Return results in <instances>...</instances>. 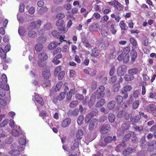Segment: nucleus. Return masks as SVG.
Instances as JSON below:
<instances>
[{"instance_id":"nucleus-30","label":"nucleus","mask_w":156,"mask_h":156,"mask_svg":"<svg viewBox=\"0 0 156 156\" xmlns=\"http://www.w3.org/2000/svg\"><path fill=\"white\" fill-rule=\"evenodd\" d=\"M123 97L120 95H118L116 97L115 101L118 104H121L123 101Z\"/></svg>"},{"instance_id":"nucleus-57","label":"nucleus","mask_w":156,"mask_h":156,"mask_svg":"<svg viewBox=\"0 0 156 156\" xmlns=\"http://www.w3.org/2000/svg\"><path fill=\"white\" fill-rule=\"evenodd\" d=\"M44 28L46 30H48L52 28V26L50 23H47L44 25Z\"/></svg>"},{"instance_id":"nucleus-45","label":"nucleus","mask_w":156,"mask_h":156,"mask_svg":"<svg viewBox=\"0 0 156 156\" xmlns=\"http://www.w3.org/2000/svg\"><path fill=\"white\" fill-rule=\"evenodd\" d=\"M18 33L21 36H24V28L23 27H21L19 28L18 30Z\"/></svg>"},{"instance_id":"nucleus-32","label":"nucleus","mask_w":156,"mask_h":156,"mask_svg":"<svg viewBox=\"0 0 156 156\" xmlns=\"http://www.w3.org/2000/svg\"><path fill=\"white\" fill-rule=\"evenodd\" d=\"M46 39V37L44 36H40L37 38V40L38 41V42L43 43H44L45 42Z\"/></svg>"},{"instance_id":"nucleus-31","label":"nucleus","mask_w":156,"mask_h":156,"mask_svg":"<svg viewBox=\"0 0 156 156\" xmlns=\"http://www.w3.org/2000/svg\"><path fill=\"white\" fill-rule=\"evenodd\" d=\"M50 82V80H46L42 84V86L44 87H51V85Z\"/></svg>"},{"instance_id":"nucleus-29","label":"nucleus","mask_w":156,"mask_h":156,"mask_svg":"<svg viewBox=\"0 0 156 156\" xmlns=\"http://www.w3.org/2000/svg\"><path fill=\"white\" fill-rule=\"evenodd\" d=\"M84 119V116L83 115H81L77 119V122L78 125H81L83 123Z\"/></svg>"},{"instance_id":"nucleus-22","label":"nucleus","mask_w":156,"mask_h":156,"mask_svg":"<svg viewBox=\"0 0 156 156\" xmlns=\"http://www.w3.org/2000/svg\"><path fill=\"white\" fill-rule=\"evenodd\" d=\"M43 45L42 44L38 43L35 46V50L37 52H39L42 50L43 48Z\"/></svg>"},{"instance_id":"nucleus-36","label":"nucleus","mask_w":156,"mask_h":156,"mask_svg":"<svg viewBox=\"0 0 156 156\" xmlns=\"http://www.w3.org/2000/svg\"><path fill=\"white\" fill-rule=\"evenodd\" d=\"M131 142L133 144H136L138 142V140L136 136L134 135L132 137Z\"/></svg>"},{"instance_id":"nucleus-20","label":"nucleus","mask_w":156,"mask_h":156,"mask_svg":"<svg viewBox=\"0 0 156 156\" xmlns=\"http://www.w3.org/2000/svg\"><path fill=\"white\" fill-rule=\"evenodd\" d=\"M99 49L97 48H95L92 49V53L91 55L94 57H97L99 55Z\"/></svg>"},{"instance_id":"nucleus-40","label":"nucleus","mask_w":156,"mask_h":156,"mask_svg":"<svg viewBox=\"0 0 156 156\" xmlns=\"http://www.w3.org/2000/svg\"><path fill=\"white\" fill-rule=\"evenodd\" d=\"M122 50L123 51L122 53H123L124 54H129L128 53L130 51V47L129 46L124 47L123 48Z\"/></svg>"},{"instance_id":"nucleus-18","label":"nucleus","mask_w":156,"mask_h":156,"mask_svg":"<svg viewBox=\"0 0 156 156\" xmlns=\"http://www.w3.org/2000/svg\"><path fill=\"white\" fill-rule=\"evenodd\" d=\"M83 131L81 129H79L76 133V137L79 140H81L83 137Z\"/></svg>"},{"instance_id":"nucleus-24","label":"nucleus","mask_w":156,"mask_h":156,"mask_svg":"<svg viewBox=\"0 0 156 156\" xmlns=\"http://www.w3.org/2000/svg\"><path fill=\"white\" fill-rule=\"evenodd\" d=\"M5 51L2 47H0V57L3 59H5L6 56V52Z\"/></svg>"},{"instance_id":"nucleus-54","label":"nucleus","mask_w":156,"mask_h":156,"mask_svg":"<svg viewBox=\"0 0 156 156\" xmlns=\"http://www.w3.org/2000/svg\"><path fill=\"white\" fill-rule=\"evenodd\" d=\"M58 29L59 31V32H60V33L62 34L66 32L67 30L65 28V26H64V27H61L60 28L58 27Z\"/></svg>"},{"instance_id":"nucleus-55","label":"nucleus","mask_w":156,"mask_h":156,"mask_svg":"<svg viewBox=\"0 0 156 156\" xmlns=\"http://www.w3.org/2000/svg\"><path fill=\"white\" fill-rule=\"evenodd\" d=\"M131 57H137V54L136 51L134 49H132L130 52Z\"/></svg>"},{"instance_id":"nucleus-47","label":"nucleus","mask_w":156,"mask_h":156,"mask_svg":"<svg viewBox=\"0 0 156 156\" xmlns=\"http://www.w3.org/2000/svg\"><path fill=\"white\" fill-rule=\"evenodd\" d=\"M76 98L79 100H82L84 98V97L83 95L80 94L79 93L75 95Z\"/></svg>"},{"instance_id":"nucleus-11","label":"nucleus","mask_w":156,"mask_h":156,"mask_svg":"<svg viewBox=\"0 0 156 156\" xmlns=\"http://www.w3.org/2000/svg\"><path fill=\"white\" fill-rule=\"evenodd\" d=\"M133 150V149L132 147H128L123 151L122 154L126 156L132 153Z\"/></svg>"},{"instance_id":"nucleus-38","label":"nucleus","mask_w":156,"mask_h":156,"mask_svg":"<svg viewBox=\"0 0 156 156\" xmlns=\"http://www.w3.org/2000/svg\"><path fill=\"white\" fill-rule=\"evenodd\" d=\"M65 16V14L62 13H58L56 16V17L58 20H62Z\"/></svg>"},{"instance_id":"nucleus-63","label":"nucleus","mask_w":156,"mask_h":156,"mask_svg":"<svg viewBox=\"0 0 156 156\" xmlns=\"http://www.w3.org/2000/svg\"><path fill=\"white\" fill-rule=\"evenodd\" d=\"M0 105L5 106L7 105V102L5 99L0 98Z\"/></svg>"},{"instance_id":"nucleus-53","label":"nucleus","mask_w":156,"mask_h":156,"mask_svg":"<svg viewBox=\"0 0 156 156\" xmlns=\"http://www.w3.org/2000/svg\"><path fill=\"white\" fill-rule=\"evenodd\" d=\"M13 140V139L12 137H9L5 140V143L7 144H10L12 143Z\"/></svg>"},{"instance_id":"nucleus-58","label":"nucleus","mask_w":156,"mask_h":156,"mask_svg":"<svg viewBox=\"0 0 156 156\" xmlns=\"http://www.w3.org/2000/svg\"><path fill=\"white\" fill-rule=\"evenodd\" d=\"M48 10V9L46 7L43 6L40 9L39 12L41 13H44L45 12H47Z\"/></svg>"},{"instance_id":"nucleus-21","label":"nucleus","mask_w":156,"mask_h":156,"mask_svg":"<svg viewBox=\"0 0 156 156\" xmlns=\"http://www.w3.org/2000/svg\"><path fill=\"white\" fill-rule=\"evenodd\" d=\"M138 71L139 70L138 69L135 68L129 69L128 72L129 74L133 76L134 75L137 73Z\"/></svg>"},{"instance_id":"nucleus-48","label":"nucleus","mask_w":156,"mask_h":156,"mask_svg":"<svg viewBox=\"0 0 156 156\" xmlns=\"http://www.w3.org/2000/svg\"><path fill=\"white\" fill-rule=\"evenodd\" d=\"M65 73L64 71H61L58 74V78L59 80H62L63 78Z\"/></svg>"},{"instance_id":"nucleus-62","label":"nucleus","mask_w":156,"mask_h":156,"mask_svg":"<svg viewBox=\"0 0 156 156\" xmlns=\"http://www.w3.org/2000/svg\"><path fill=\"white\" fill-rule=\"evenodd\" d=\"M98 25L97 23H93L91 25H90L89 27V30H92L95 28H97V25Z\"/></svg>"},{"instance_id":"nucleus-49","label":"nucleus","mask_w":156,"mask_h":156,"mask_svg":"<svg viewBox=\"0 0 156 156\" xmlns=\"http://www.w3.org/2000/svg\"><path fill=\"white\" fill-rule=\"evenodd\" d=\"M139 105V101L138 100L135 101L134 102L132 105L133 108L134 109H136L138 108V106Z\"/></svg>"},{"instance_id":"nucleus-51","label":"nucleus","mask_w":156,"mask_h":156,"mask_svg":"<svg viewBox=\"0 0 156 156\" xmlns=\"http://www.w3.org/2000/svg\"><path fill=\"white\" fill-rule=\"evenodd\" d=\"M12 135L15 137L19 136L20 133L17 129H13L12 131Z\"/></svg>"},{"instance_id":"nucleus-6","label":"nucleus","mask_w":156,"mask_h":156,"mask_svg":"<svg viewBox=\"0 0 156 156\" xmlns=\"http://www.w3.org/2000/svg\"><path fill=\"white\" fill-rule=\"evenodd\" d=\"M93 94L94 95L96 98L99 100L100 99H102L105 94V93H102L99 92L98 90L95 91Z\"/></svg>"},{"instance_id":"nucleus-34","label":"nucleus","mask_w":156,"mask_h":156,"mask_svg":"<svg viewBox=\"0 0 156 156\" xmlns=\"http://www.w3.org/2000/svg\"><path fill=\"white\" fill-rule=\"evenodd\" d=\"M66 96V93L65 92H61L58 96H57L58 100L60 101L63 100L65 98Z\"/></svg>"},{"instance_id":"nucleus-14","label":"nucleus","mask_w":156,"mask_h":156,"mask_svg":"<svg viewBox=\"0 0 156 156\" xmlns=\"http://www.w3.org/2000/svg\"><path fill=\"white\" fill-rule=\"evenodd\" d=\"M94 117V116L92 115L91 113L90 112L88 113L86 116L84 121L86 123H89L90 122V120L91 121V119Z\"/></svg>"},{"instance_id":"nucleus-2","label":"nucleus","mask_w":156,"mask_h":156,"mask_svg":"<svg viewBox=\"0 0 156 156\" xmlns=\"http://www.w3.org/2000/svg\"><path fill=\"white\" fill-rule=\"evenodd\" d=\"M127 66L125 65L120 66L117 70L118 75L120 76H124L127 72Z\"/></svg>"},{"instance_id":"nucleus-41","label":"nucleus","mask_w":156,"mask_h":156,"mask_svg":"<svg viewBox=\"0 0 156 156\" xmlns=\"http://www.w3.org/2000/svg\"><path fill=\"white\" fill-rule=\"evenodd\" d=\"M125 113V111L124 110H122L119 111L117 115V117L119 118H121L124 115Z\"/></svg>"},{"instance_id":"nucleus-15","label":"nucleus","mask_w":156,"mask_h":156,"mask_svg":"<svg viewBox=\"0 0 156 156\" xmlns=\"http://www.w3.org/2000/svg\"><path fill=\"white\" fill-rule=\"evenodd\" d=\"M141 118L140 115H137L134 117H131V121L134 122L136 123L138 122L140 120Z\"/></svg>"},{"instance_id":"nucleus-1","label":"nucleus","mask_w":156,"mask_h":156,"mask_svg":"<svg viewBox=\"0 0 156 156\" xmlns=\"http://www.w3.org/2000/svg\"><path fill=\"white\" fill-rule=\"evenodd\" d=\"M110 129L109 125L103 124L99 126V130L101 134H104L108 133L110 131Z\"/></svg>"},{"instance_id":"nucleus-5","label":"nucleus","mask_w":156,"mask_h":156,"mask_svg":"<svg viewBox=\"0 0 156 156\" xmlns=\"http://www.w3.org/2000/svg\"><path fill=\"white\" fill-rule=\"evenodd\" d=\"M116 140V137L115 136H108L105 138L104 141L106 143H109L112 142H115Z\"/></svg>"},{"instance_id":"nucleus-25","label":"nucleus","mask_w":156,"mask_h":156,"mask_svg":"<svg viewBox=\"0 0 156 156\" xmlns=\"http://www.w3.org/2000/svg\"><path fill=\"white\" fill-rule=\"evenodd\" d=\"M115 102L113 100H112L108 103L107 107L109 110H112L113 109L115 105Z\"/></svg>"},{"instance_id":"nucleus-26","label":"nucleus","mask_w":156,"mask_h":156,"mask_svg":"<svg viewBox=\"0 0 156 156\" xmlns=\"http://www.w3.org/2000/svg\"><path fill=\"white\" fill-rule=\"evenodd\" d=\"M124 78L126 81H129L132 80L134 78V76L130 74H126L124 76Z\"/></svg>"},{"instance_id":"nucleus-9","label":"nucleus","mask_w":156,"mask_h":156,"mask_svg":"<svg viewBox=\"0 0 156 156\" xmlns=\"http://www.w3.org/2000/svg\"><path fill=\"white\" fill-rule=\"evenodd\" d=\"M50 71L49 69H46L45 70L42 72V75L43 77L46 79H49L51 76L50 73Z\"/></svg>"},{"instance_id":"nucleus-19","label":"nucleus","mask_w":156,"mask_h":156,"mask_svg":"<svg viewBox=\"0 0 156 156\" xmlns=\"http://www.w3.org/2000/svg\"><path fill=\"white\" fill-rule=\"evenodd\" d=\"M56 25L59 28L64 27L65 24L63 20H58L56 23Z\"/></svg>"},{"instance_id":"nucleus-39","label":"nucleus","mask_w":156,"mask_h":156,"mask_svg":"<svg viewBox=\"0 0 156 156\" xmlns=\"http://www.w3.org/2000/svg\"><path fill=\"white\" fill-rule=\"evenodd\" d=\"M10 154L12 155H18L20 153V151L18 150H12L10 151Z\"/></svg>"},{"instance_id":"nucleus-28","label":"nucleus","mask_w":156,"mask_h":156,"mask_svg":"<svg viewBox=\"0 0 156 156\" xmlns=\"http://www.w3.org/2000/svg\"><path fill=\"white\" fill-rule=\"evenodd\" d=\"M124 21L122 20L119 23V26L121 30H126L128 29V27L126 24L123 23Z\"/></svg>"},{"instance_id":"nucleus-3","label":"nucleus","mask_w":156,"mask_h":156,"mask_svg":"<svg viewBox=\"0 0 156 156\" xmlns=\"http://www.w3.org/2000/svg\"><path fill=\"white\" fill-rule=\"evenodd\" d=\"M132 89V87L130 85H126L123 87L121 93L122 95H124L123 97L124 99H126L128 97L127 92L130 91Z\"/></svg>"},{"instance_id":"nucleus-23","label":"nucleus","mask_w":156,"mask_h":156,"mask_svg":"<svg viewBox=\"0 0 156 156\" xmlns=\"http://www.w3.org/2000/svg\"><path fill=\"white\" fill-rule=\"evenodd\" d=\"M115 119V115L112 113H109L108 115V119L109 121L111 123H113Z\"/></svg>"},{"instance_id":"nucleus-44","label":"nucleus","mask_w":156,"mask_h":156,"mask_svg":"<svg viewBox=\"0 0 156 156\" xmlns=\"http://www.w3.org/2000/svg\"><path fill=\"white\" fill-rule=\"evenodd\" d=\"M129 41L131 44L134 46H136L137 45V42L136 41L133 37H131L129 38Z\"/></svg>"},{"instance_id":"nucleus-56","label":"nucleus","mask_w":156,"mask_h":156,"mask_svg":"<svg viewBox=\"0 0 156 156\" xmlns=\"http://www.w3.org/2000/svg\"><path fill=\"white\" fill-rule=\"evenodd\" d=\"M6 94L5 90L3 88H0V96L3 97L5 96Z\"/></svg>"},{"instance_id":"nucleus-10","label":"nucleus","mask_w":156,"mask_h":156,"mask_svg":"<svg viewBox=\"0 0 156 156\" xmlns=\"http://www.w3.org/2000/svg\"><path fill=\"white\" fill-rule=\"evenodd\" d=\"M39 60H45L48 58L47 54L44 52L40 53L38 55Z\"/></svg>"},{"instance_id":"nucleus-42","label":"nucleus","mask_w":156,"mask_h":156,"mask_svg":"<svg viewBox=\"0 0 156 156\" xmlns=\"http://www.w3.org/2000/svg\"><path fill=\"white\" fill-rule=\"evenodd\" d=\"M131 136V135L130 133H128L126 134L123 137L122 140H125L126 141H127L130 139Z\"/></svg>"},{"instance_id":"nucleus-59","label":"nucleus","mask_w":156,"mask_h":156,"mask_svg":"<svg viewBox=\"0 0 156 156\" xmlns=\"http://www.w3.org/2000/svg\"><path fill=\"white\" fill-rule=\"evenodd\" d=\"M107 119V117L105 115L101 116L99 119V122H103Z\"/></svg>"},{"instance_id":"nucleus-27","label":"nucleus","mask_w":156,"mask_h":156,"mask_svg":"<svg viewBox=\"0 0 156 156\" xmlns=\"http://www.w3.org/2000/svg\"><path fill=\"white\" fill-rule=\"evenodd\" d=\"M58 44V43L56 41L51 42L48 45V48L50 50L53 49L57 46Z\"/></svg>"},{"instance_id":"nucleus-43","label":"nucleus","mask_w":156,"mask_h":156,"mask_svg":"<svg viewBox=\"0 0 156 156\" xmlns=\"http://www.w3.org/2000/svg\"><path fill=\"white\" fill-rule=\"evenodd\" d=\"M129 54H126L123 57V61L125 63H127L129 60Z\"/></svg>"},{"instance_id":"nucleus-37","label":"nucleus","mask_w":156,"mask_h":156,"mask_svg":"<svg viewBox=\"0 0 156 156\" xmlns=\"http://www.w3.org/2000/svg\"><path fill=\"white\" fill-rule=\"evenodd\" d=\"M51 34L53 37L56 38H58L60 36L59 33L56 30H53L51 32Z\"/></svg>"},{"instance_id":"nucleus-60","label":"nucleus","mask_w":156,"mask_h":156,"mask_svg":"<svg viewBox=\"0 0 156 156\" xmlns=\"http://www.w3.org/2000/svg\"><path fill=\"white\" fill-rule=\"evenodd\" d=\"M9 120L8 119L5 120L1 124H0V126L1 127H5L8 123Z\"/></svg>"},{"instance_id":"nucleus-35","label":"nucleus","mask_w":156,"mask_h":156,"mask_svg":"<svg viewBox=\"0 0 156 156\" xmlns=\"http://www.w3.org/2000/svg\"><path fill=\"white\" fill-rule=\"evenodd\" d=\"M62 83L61 82H58L57 84L56 85L55 88V91L56 92H57L60 89L61 87L62 86Z\"/></svg>"},{"instance_id":"nucleus-46","label":"nucleus","mask_w":156,"mask_h":156,"mask_svg":"<svg viewBox=\"0 0 156 156\" xmlns=\"http://www.w3.org/2000/svg\"><path fill=\"white\" fill-rule=\"evenodd\" d=\"M78 103V101L77 100L73 101L70 103L69 106L71 108H74L77 105Z\"/></svg>"},{"instance_id":"nucleus-33","label":"nucleus","mask_w":156,"mask_h":156,"mask_svg":"<svg viewBox=\"0 0 156 156\" xmlns=\"http://www.w3.org/2000/svg\"><path fill=\"white\" fill-rule=\"evenodd\" d=\"M44 60H39L37 61V65L40 67H43L46 65V63L44 62Z\"/></svg>"},{"instance_id":"nucleus-12","label":"nucleus","mask_w":156,"mask_h":156,"mask_svg":"<svg viewBox=\"0 0 156 156\" xmlns=\"http://www.w3.org/2000/svg\"><path fill=\"white\" fill-rule=\"evenodd\" d=\"M96 98L92 94L88 102V105L90 107L93 106L94 104Z\"/></svg>"},{"instance_id":"nucleus-50","label":"nucleus","mask_w":156,"mask_h":156,"mask_svg":"<svg viewBox=\"0 0 156 156\" xmlns=\"http://www.w3.org/2000/svg\"><path fill=\"white\" fill-rule=\"evenodd\" d=\"M119 84H115L113 86V91L115 92H118L120 88V87L119 86Z\"/></svg>"},{"instance_id":"nucleus-61","label":"nucleus","mask_w":156,"mask_h":156,"mask_svg":"<svg viewBox=\"0 0 156 156\" xmlns=\"http://www.w3.org/2000/svg\"><path fill=\"white\" fill-rule=\"evenodd\" d=\"M147 107L148 108L150 109L151 112L156 109L155 106L154 104H149L148 105Z\"/></svg>"},{"instance_id":"nucleus-13","label":"nucleus","mask_w":156,"mask_h":156,"mask_svg":"<svg viewBox=\"0 0 156 156\" xmlns=\"http://www.w3.org/2000/svg\"><path fill=\"white\" fill-rule=\"evenodd\" d=\"M28 36L31 38H35L37 37V33L34 31L29 30L28 33Z\"/></svg>"},{"instance_id":"nucleus-7","label":"nucleus","mask_w":156,"mask_h":156,"mask_svg":"<svg viewBox=\"0 0 156 156\" xmlns=\"http://www.w3.org/2000/svg\"><path fill=\"white\" fill-rule=\"evenodd\" d=\"M140 143V146L142 149H145L146 147L147 142L145 140V136H143L141 138Z\"/></svg>"},{"instance_id":"nucleus-64","label":"nucleus","mask_w":156,"mask_h":156,"mask_svg":"<svg viewBox=\"0 0 156 156\" xmlns=\"http://www.w3.org/2000/svg\"><path fill=\"white\" fill-rule=\"evenodd\" d=\"M25 5L23 4H21L20 5L19 11L21 12H23L24 9Z\"/></svg>"},{"instance_id":"nucleus-17","label":"nucleus","mask_w":156,"mask_h":156,"mask_svg":"<svg viewBox=\"0 0 156 156\" xmlns=\"http://www.w3.org/2000/svg\"><path fill=\"white\" fill-rule=\"evenodd\" d=\"M105 103V99H101L96 104L95 106L96 107L99 108L103 106Z\"/></svg>"},{"instance_id":"nucleus-52","label":"nucleus","mask_w":156,"mask_h":156,"mask_svg":"<svg viewBox=\"0 0 156 156\" xmlns=\"http://www.w3.org/2000/svg\"><path fill=\"white\" fill-rule=\"evenodd\" d=\"M26 140L24 138H20L19 140V143L20 145H25L26 144Z\"/></svg>"},{"instance_id":"nucleus-16","label":"nucleus","mask_w":156,"mask_h":156,"mask_svg":"<svg viewBox=\"0 0 156 156\" xmlns=\"http://www.w3.org/2000/svg\"><path fill=\"white\" fill-rule=\"evenodd\" d=\"M37 25L36 21H33L30 24L28 28V30H33L37 28Z\"/></svg>"},{"instance_id":"nucleus-4","label":"nucleus","mask_w":156,"mask_h":156,"mask_svg":"<svg viewBox=\"0 0 156 156\" xmlns=\"http://www.w3.org/2000/svg\"><path fill=\"white\" fill-rule=\"evenodd\" d=\"M98 119L96 118L93 119L89 122L88 129L90 130H93L95 129L98 123Z\"/></svg>"},{"instance_id":"nucleus-8","label":"nucleus","mask_w":156,"mask_h":156,"mask_svg":"<svg viewBox=\"0 0 156 156\" xmlns=\"http://www.w3.org/2000/svg\"><path fill=\"white\" fill-rule=\"evenodd\" d=\"M71 119L70 118H66L63 120L62 122L61 126L63 127H66L68 126L70 124Z\"/></svg>"}]
</instances>
